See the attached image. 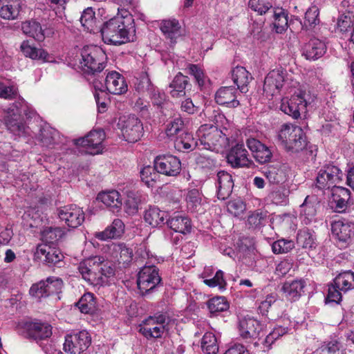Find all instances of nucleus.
Returning <instances> with one entry per match:
<instances>
[{"mask_svg":"<svg viewBox=\"0 0 354 354\" xmlns=\"http://www.w3.org/2000/svg\"><path fill=\"white\" fill-rule=\"evenodd\" d=\"M277 140L287 151L298 153L306 149L308 141L302 128L291 123L283 124L277 131Z\"/></svg>","mask_w":354,"mask_h":354,"instance_id":"nucleus-1","label":"nucleus"},{"mask_svg":"<svg viewBox=\"0 0 354 354\" xmlns=\"http://www.w3.org/2000/svg\"><path fill=\"white\" fill-rule=\"evenodd\" d=\"M298 85L297 81L290 80L287 71L282 67H277L270 71L265 77L263 92L268 97L279 95L282 91L284 93H291L292 88Z\"/></svg>","mask_w":354,"mask_h":354,"instance_id":"nucleus-2","label":"nucleus"},{"mask_svg":"<svg viewBox=\"0 0 354 354\" xmlns=\"http://www.w3.org/2000/svg\"><path fill=\"white\" fill-rule=\"evenodd\" d=\"M30 107L24 100L20 99L7 109L5 123L8 131L19 137L31 136V131L21 120V113L28 115Z\"/></svg>","mask_w":354,"mask_h":354,"instance_id":"nucleus-3","label":"nucleus"},{"mask_svg":"<svg viewBox=\"0 0 354 354\" xmlns=\"http://www.w3.org/2000/svg\"><path fill=\"white\" fill-rule=\"evenodd\" d=\"M101 35L102 40L107 44L120 45L129 41V31L120 16L106 21L101 28Z\"/></svg>","mask_w":354,"mask_h":354,"instance_id":"nucleus-4","label":"nucleus"},{"mask_svg":"<svg viewBox=\"0 0 354 354\" xmlns=\"http://www.w3.org/2000/svg\"><path fill=\"white\" fill-rule=\"evenodd\" d=\"M197 136L204 148L212 151H218L228 144L225 134L212 124L201 125L197 131Z\"/></svg>","mask_w":354,"mask_h":354,"instance_id":"nucleus-5","label":"nucleus"},{"mask_svg":"<svg viewBox=\"0 0 354 354\" xmlns=\"http://www.w3.org/2000/svg\"><path fill=\"white\" fill-rule=\"evenodd\" d=\"M80 64L88 73L101 72L105 67L106 54L98 46H86L81 51Z\"/></svg>","mask_w":354,"mask_h":354,"instance_id":"nucleus-6","label":"nucleus"},{"mask_svg":"<svg viewBox=\"0 0 354 354\" xmlns=\"http://www.w3.org/2000/svg\"><path fill=\"white\" fill-rule=\"evenodd\" d=\"M169 322L165 315L151 316L139 325V332L147 339L160 338L169 331Z\"/></svg>","mask_w":354,"mask_h":354,"instance_id":"nucleus-7","label":"nucleus"},{"mask_svg":"<svg viewBox=\"0 0 354 354\" xmlns=\"http://www.w3.org/2000/svg\"><path fill=\"white\" fill-rule=\"evenodd\" d=\"M118 126L124 138L129 142H137L143 134L142 124L135 115L120 118Z\"/></svg>","mask_w":354,"mask_h":354,"instance_id":"nucleus-8","label":"nucleus"},{"mask_svg":"<svg viewBox=\"0 0 354 354\" xmlns=\"http://www.w3.org/2000/svg\"><path fill=\"white\" fill-rule=\"evenodd\" d=\"M342 172L335 165H326L318 171L316 178V187L320 189L334 188L340 182Z\"/></svg>","mask_w":354,"mask_h":354,"instance_id":"nucleus-9","label":"nucleus"},{"mask_svg":"<svg viewBox=\"0 0 354 354\" xmlns=\"http://www.w3.org/2000/svg\"><path fill=\"white\" fill-rule=\"evenodd\" d=\"M105 138L104 131L94 130L91 131L84 138H80L74 140L75 145L85 149V152L91 155L102 153L104 145L103 141Z\"/></svg>","mask_w":354,"mask_h":354,"instance_id":"nucleus-10","label":"nucleus"},{"mask_svg":"<svg viewBox=\"0 0 354 354\" xmlns=\"http://www.w3.org/2000/svg\"><path fill=\"white\" fill-rule=\"evenodd\" d=\"M160 281L158 270L153 266H145L138 274L137 285L140 292L145 295L155 288Z\"/></svg>","mask_w":354,"mask_h":354,"instance_id":"nucleus-11","label":"nucleus"},{"mask_svg":"<svg viewBox=\"0 0 354 354\" xmlns=\"http://www.w3.org/2000/svg\"><path fill=\"white\" fill-rule=\"evenodd\" d=\"M91 342V337L86 330L68 335L65 337L64 350L71 354H80L88 348Z\"/></svg>","mask_w":354,"mask_h":354,"instance_id":"nucleus-12","label":"nucleus"},{"mask_svg":"<svg viewBox=\"0 0 354 354\" xmlns=\"http://www.w3.org/2000/svg\"><path fill=\"white\" fill-rule=\"evenodd\" d=\"M58 216L61 221L71 228L80 226L85 219L83 209L73 204L60 207L58 210Z\"/></svg>","mask_w":354,"mask_h":354,"instance_id":"nucleus-13","label":"nucleus"},{"mask_svg":"<svg viewBox=\"0 0 354 354\" xmlns=\"http://www.w3.org/2000/svg\"><path fill=\"white\" fill-rule=\"evenodd\" d=\"M154 162L156 171L165 176H176L181 170L180 160L172 155L158 156Z\"/></svg>","mask_w":354,"mask_h":354,"instance_id":"nucleus-14","label":"nucleus"},{"mask_svg":"<svg viewBox=\"0 0 354 354\" xmlns=\"http://www.w3.org/2000/svg\"><path fill=\"white\" fill-rule=\"evenodd\" d=\"M331 232L339 247H346L354 235V223L346 220L335 221L331 224Z\"/></svg>","mask_w":354,"mask_h":354,"instance_id":"nucleus-15","label":"nucleus"},{"mask_svg":"<svg viewBox=\"0 0 354 354\" xmlns=\"http://www.w3.org/2000/svg\"><path fill=\"white\" fill-rule=\"evenodd\" d=\"M315 195L307 196L304 203L299 207V218L305 225L316 221L317 209L320 204Z\"/></svg>","mask_w":354,"mask_h":354,"instance_id":"nucleus-16","label":"nucleus"},{"mask_svg":"<svg viewBox=\"0 0 354 354\" xmlns=\"http://www.w3.org/2000/svg\"><path fill=\"white\" fill-rule=\"evenodd\" d=\"M35 257L49 265L59 263L64 259L60 250L52 245L41 243L37 245Z\"/></svg>","mask_w":354,"mask_h":354,"instance_id":"nucleus-17","label":"nucleus"},{"mask_svg":"<svg viewBox=\"0 0 354 354\" xmlns=\"http://www.w3.org/2000/svg\"><path fill=\"white\" fill-rule=\"evenodd\" d=\"M227 162L233 167H251L254 162L249 158L248 151L242 144L233 147L227 156Z\"/></svg>","mask_w":354,"mask_h":354,"instance_id":"nucleus-18","label":"nucleus"},{"mask_svg":"<svg viewBox=\"0 0 354 354\" xmlns=\"http://www.w3.org/2000/svg\"><path fill=\"white\" fill-rule=\"evenodd\" d=\"M106 90L113 95H122L128 91V85L125 78L115 71L107 73L105 79Z\"/></svg>","mask_w":354,"mask_h":354,"instance_id":"nucleus-19","label":"nucleus"},{"mask_svg":"<svg viewBox=\"0 0 354 354\" xmlns=\"http://www.w3.org/2000/svg\"><path fill=\"white\" fill-rule=\"evenodd\" d=\"M261 330V323L253 317H245L239 321V332L244 339L259 337Z\"/></svg>","mask_w":354,"mask_h":354,"instance_id":"nucleus-20","label":"nucleus"},{"mask_svg":"<svg viewBox=\"0 0 354 354\" xmlns=\"http://www.w3.org/2000/svg\"><path fill=\"white\" fill-rule=\"evenodd\" d=\"M37 139L41 145L47 149H55L61 142L59 133L46 124L41 127Z\"/></svg>","mask_w":354,"mask_h":354,"instance_id":"nucleus-21","label":"nucleus"},{"mask_svg":"<svg viewBox=\"0 0 354 354\" xmlns=\"http://www.w3.org/2000/svg\"><path fill=\"white\" fill-rule=\"evenodd\" d=\"M246 143L257 162L263 164L271 160L272 152L270 149L259 140L255 138H248Z\"/></svg>","mask_w":354,"mask_h":354,"instance_id":"nucleus-22","label":"nucleus"},{"mask_svg":"<svg viewBox=\"0 0 354 354\" xmlns=\"http://www.w3.org/2000/svg\"><path fill=\"white\" fill-rule=\"evenodd\" d=\"M23 32L37 41H43L46 37L50 36L53 32L50 29L43 28L36 21H25L22 24Z\"/></svg>","mask_w":354,"mask_h":354,"instance_id":"nucleus-23","label":"nucleus"},{"mask_svg":"<svg viewBox=\"0 0 354 354\" xmlns=\"http://www.w3.org/2000/svg\"><path fill=\"white\" fill-rule=\"evenodd\" d=\"M234 187V181L232 176L224 171L217 174L216 188L217 197L220 200L227 198L232 194Z\"/></svg>","mask_w":354,"mask_h":354,"instance_id":"nucleus-24","label":"nucleus"},{"mask_svg":"<svg viewBox=\"0 0 354 354\" xmlns=\"http://www.w3.org/2000/svg\"><path fill=\"white\" fill-rule=\"evenodd\" d=\"M136 89L140 91L145 90L149 91L152 102L154 105L161 106L165 101L166 96L165 93L154 88L151 84L150 79L146 75L142 76Z\"/></svg>","mask_w":354,"mask_h":354,"instance_id":"nucleus-25","label":"nucleus"},{"mask_svg":"<svg viewBox=\"0 0 354 354\" xmlns=\"http://www.w3.org/2000/svg\"><path fill=\"white\" fill-rule=\"evenodd\" d=\"M305 286L306 283L302 279L287 281L283 283L281 290L287 299L295 301L304 293Z\"/></svg>","mask_w":354,"mask_h":354,"instance_id":"nucleus-26","label":"nucleus"},{"mask_svg":"<svg viewBox=\"0 0 354 354\" xmlns=\"http://www.w3.org/2000/svg\"><path fill=\"white\" fill-rule=\"evenodd\" d=\"M325 43L316 37L312 38L303 48V55L307 59L315 60L326 53Z\"/></svg>","mask_w":354,"mask_h":354,"instance_id":"nucleus-27","label":"nucleus"},{"mask_svg":"<svg viewBox=\"0 0 354 354\" xmlns=\"http://www.w3.org/2000/svg\"><path fill=\"white\" fill-rule=\"evenodd\" d=\"M97 200L102 202L113 211H119L122 205V198L120 192L115 189L101 192L97 194Z\"/></svg>","mask_w":354,"mask_h":354,"instance_id":"nucleus-28","label":"nucleus"},{"mask_svg":"<svg viewBox=\"0 0 354 354\" xmlns=\"http://www.w3.org/2000/svg\"><path fill=\"white\" fill-rule=\"evenodd\" d=\"M265 174L272 183H283L290 175V169L286 165H272L268 167Z\"/></svg>","mask_w":354,"mask_h":354,"instance_id":"nucleus-29","label":"nucleus"},{"mask_svg":"<svg viewBox=\"0 0 354 354\" xmlns=\"http://www.w3.org/2000/svg\"><path fill=\"white\" fill-rule=\"evenodd\" d=\"M20 48L24 55L26 57L44 62H52L51 56L46 50L41 48H37L35 46L30 44L28 40L24 41L21 43Z\"/></svg>","mask_w":354,"mask_h":354,"instance_id":"nucleus-30","label":"nucleus"},{"mask_svg":"<svg viewBox=\"0 0 354 354\" xmlns=\"http://www.w3.org/2000/svg\"><path fill=\"white\" fill-rule=\"evenodd\" d=\"M332 202L335 204L338 212H342L353 203L351 201L350 191L343 187H335L332 189Z\"/></svg>","mask_w":354,"mask_h":354,"instance_id":"nucleus-31","label":"nucleus"},{"mask_svg":"<svg viewBox=\"0 0 354 354\" xmlns=\"http://www.w3.org/2000/svg\"><path fill=\"white\" fill-rule=\"evenodd\" d=\"M236 89L232 86H223L219 88L215 94L216 102L221 105L228 107H236L239 102L236 100Z\"/></svg>","mask_w":354,"mask_h":354,"instance_id":"nucleus-32","label":"nucleus"},{"mask_svg":"<svg viewBox=\"0 0 354 354\" xmlns=\"http://www.w3.org/2000/svg\"><path fill=\"white\" fill-rule=\"evenodd\" d=\"M28 333L37 342L45 340L52 335V327L46 323L32 322L28 325Z\"/></svg>","mask_w":354,"mask_h":354,"instance_id":"nucleus-33","label":"nucleus"},{"mask_svg":"<svg viewBox=\"0 0 354 354\" xmlns=\"http://www.w3.org/2000/svg\"><path fill=\"white\" fill-rule=\"evenodd\" d=\"M100 259L97 257H93L80 262L78 270L82 278L87 281H93L97 279L96 263H100Z\"/></svg>","mask_w":354,"mask_h":354,"instance_id":"nucleus-34","label":"nucleus"},{"mask_svg":"<svg viewBox=\"0 0 354 354\" xmlns=\"http://www.w3.org/2000/svg\"><path fill=\"white\" fill-rule=\"evenodd\" d=\"M124 231V225L120 219H115L111 225L104 231L95 232V237L101 241L116 239L122 236Z\"/></svg>","mask_w":354,"mask_h":354,"instance_id":"nucleus-35","label":"nucleus"},{"mask_svg":"<svg viewBox=\"0 0 354 354\" xmlns=\"http://www.w3.org/2000/svg\"><path fill=\"white\" fill-rule=\"evenodd\" d=\"M292 95L291 99H294L295 105L300 113L306 112V107L313 102V97L306 90H304L298 85L296 88H292Z\"/></svg>","mask_w":354,"mask_h":354,"instance_id":"nucleus-36","label":"nucleus"},{"mask_svg":"<svg viewBox=\"0 0 354 354\" xmlns=\"http://www.w3.org/2000/svg\"><path fill=\"white\" fill-rule=\"evenodd\" d=\"M232 79L241 92L246 93L247 86L252 77L245 68L236 66L232 71Z\"/></svg>","mask_w":354,"mask_h":354,"instance_id":"nucleus-37","label":"nucleus"},{"mask_svg":"<svg viewBox=\"0 0 354 354\" xmlns=\"http://www.w3.org/2000/svg\"><path fill=\"white\" fill-rule=\"evenodd\" d=\"M168 218V213L160 210L159 208L153 207L146 210L144 218L146 223L152 227L161 226L166 223Z\"/></svg>","mask_w":354,"mask_h":354,"instance_id":"nucleus-38","label":"nucleus"},{"mask_svg":"<svg viewBox=\"0 0 354 354\" xmlns=\"http://www.w3.org/2000/svg\"><path fill=\"white\" fill-rule=\"evenodd\" d=\"M167 225L176 232L186 234L191 230V221L187 216L175 214L167 219Z\"/></svg>","mask_w":354,"mask_h":354,"instance_id":"nucleus-39","label":"nucleus"},{"mask_svg":"<svg viewBox=\"0 0 354 354\" xmlns=\"http://www.w3.org/2000/svg\"><path fill=\"white\" fill-rule=\"evenodd\" d=\"M180 28L178 21L175 19H165L160 24L161 31L171 43H175L176 39L180 37Z\"/></svg>","mask_w":354,"mask_h":354,"instance_id":"nucleus-40","label":"nucleus"},{"mask_svg":"<svg viewBox=\"0 0 354 354\" xmlns=\"http://www.w3.org/2000/svg\"><path fill=\"white\" fill-rule=\"evenodd\" d=\"M333 283L335 284V287L343 292L354 289V272L348 270L339 273L333 279Z\"/></svg>","mask_w":354,"mask_h":354,"instance_id":"nucleus-41","label":"nucleus"},{"mask_svg":"<svg viewBox=\"0 0 354 354\" xmlns=\"http://www.w3.org/2000/svg\"><path fill=\"white\" fill-rule=\"evenodd\" d=\"M21 8V0H8L0 10V16L8 20H13L17 18Z\"/></svg>","mask_w":354,"mask_h":354,"instance_id":"nucleus-42","label":"nucleus"},{"mask_svg":"<svg viewBox=\"0 0 354 354\" xmlns=\"http://www.w3.org/2000/svg\"><path fill=\"white\" fill-rule=\"evenodd\" d=\"M188 84V78L180 73L177 74L169 84V93L171 97L179 98L185 95V88Z\"/></svg>","mask_w":354,"mask_h":354,"instance_id":"nucleus-43","label":"nucleus"},{"mask_svg":"<svg viewBox=\"0 0 354 354\" xmlns=\"http://www.w3.org/2000/svg\"><path fill=\"white\" fill-rule=\"evenodd\" d=\"M197 145V141L194 138L192 134L189 133L180 135L174 142L175 149L181 152L193 151Z\"/></svg>","mask_w":354,"mask_h":354,"instance_id":"nucleus-44","label":"nucleus"},{"mask_svg":"<svg viewBox=\"0 0 354 354\" xmlns=\"http://www.w3.org/2000/svg\"><path fill=\"white\" fill-rule=\"evenodd\" d=\"M344 339L334 338L324 343L320 348L321 354H346L347 348H344Z\"/></svg>","mask_w":354,"mask_h":354,"instance_id":"nucleus-45","label":"nucleus"},{"mask_svg":"<svg viewBox=\"0 0 354 354\" xmlns=\"http://www.w3.org/2000/svg\"><path fill=\"white\" fill-rule=\"evenodd\" d=\"M186 203L189 211L193 212L200 211L203 205L202 194L196 189L189 190L186 196Z\"/></svg>","mask_w":354,"mask_h":354,"instance_id":"nucleus-46","label":"nucleus"},{"mask_svg":"<svg viewBox=\"0 0 354 354\" xmlns=\"http://www.w3.org/2000/svg\"><path fill=\"white\" fill-rule=\"evenodd\" d=\"M65 234V229L61 227H47L41 232L42 240L46 244H53Z\"/></svg>","mask_w":354,"mask_h":354,"instance_id":"nucleus-47","label":"nucleus"},{"mask_svg":"<svg viewBox=\"0 0 354 354\" xmlns=\"http://www.w3.org/2000/svg\"><path fill=\"white\" fill-rule=\"evenodd\" d=\"M77 306L82 313H93L96 309V301L93 294L85 293L80 299Z\"/></svg>","mask_w":354,"mask_h":354,"instance_id":"nucleus-48","label":"nucleus"},{"mask_svg":"<svg viewBox=\"0 0 354 354\" xmlns=\"http://www.w3.org/2000/svg\"><path fill=\"white\" fill-rule=\"evenodd\" d=\"M201 348L205 354H216L218 346L215 335L211 332L205 333L201 340Z\"/></svg>","mask_w":354,"mask_h":354,"instance_id":"nucleus-49","label":"nucleus"},{"mask_svg":"<svg viewBox=\"0 0 354 354\" xmlns=\"http://www.w3.org/2000/svg\"><path fill=\"white\" fill-rule=\"evenodd\" d=\"M273 25L277 33H282L288 28V14L282 8L273 10Z\"/></svg>","mask_w":354,"mask_h":354,"instance_id":"nucleus-50","label":"nucleus"},{"mask_svg":"<svg viewBox=\"0 0 354 354\" xmlns=\"http://www.w3.org/2000/svg\"><path fill=\"white\" fill-rule=\"evenodd\" d=\"M141 203L139 194L134 192H129L124 203V212L129 215H135L138 212Z\"/></svg>","mask_w":354,"mask_h":354,"instance_id":"nucleus-51","label":"nucleus"},{"mask_svg":"<svg viewBox=\"0 0 354 354\" xmlns=\"http://www.w3.org/2000/svg\"><path fill=\"white\" fill-rule=\"evenodd\" d=\"M113 251L114 257L119 263L127 264L132 259V250L124 244L114 245Z\"/></svg>","mask_w":354,"mask_h":354,"instance_id":"nucleus-52","label":"nucleus"},{"mask_svg":"<svg viewBox=\"0 0 354 354\" xmlns=\"http://www.w3.org/2000/svg\"><path fill=\"white\" fill-rule=\"evenodd\" d=\"M297 243L304 248L312 249L316 247L315 233L308 229L300 230L297 234Z\"/></svg>","mask_w":354,"mask_h":354,"instance_id":"nucleus-53","label":"nucleus"},{"mask_svg":"<svg viewBox=\"0 0 354 354\" xmlns=\"http://www.w3.org/2000/svg\"><path fill=\"white\" fill-rule=\"evenodd\" d=\"M207 304L211 314L226 311L230 307L225 297L222 296L215 297L209 299Z\"/></svg>","mask_w":354,"mask_h":354,"instance_id":"nucleus-54","label":"nucleus"},{"mask_svg":"<svg viewBox=\"0 0 354 354\" xmlns=\"http://www.w3.org/2000/svg\"><path fill=\"white\" fill-rule=\"evenodd\" d=\"M159 172H158L153 167L149 165L144 167L140 171L141 180L147 187H153V184L159 178Z\"/></svg>","mask_w":354,"mask_h":354,"instance_id":"nucleus-55","label":"nucleus"},{"mask_svg":"<svg viewBox=\"0 0 354 354\" xmlns=\"http://www.w3.org/2000/svg\"><path fill=\"white\" fill-rule=\"evenodd\" d=\"M100 259V263H96V272L97 273V279L103 281V277L109 278L114 274V269L111 263L105 261L102 257L97 256Z\"/></svg>","mask_w":354,"mask_h":354,"instance_id":"nucleus-56","label":"nucleus"},{"mask_svg":"<svg viewBox=\"0 0 354 354\" xmlns=\"http://www.w3.org/2000/svg\"><path fill=\"white\" fill-rule=\"evenodd\" d=\"M267 218V212L258 209L252 212L248 218V225L251 228H258L264 225Z\"/></svg>","mask_w":354,"mask_h":354,"instance_id":"nucleus-57","label":"nucleus"},{"mask_svg":"<svg viewBox=\"0 0 354 354\" xmlns=\"http://www.w3.org/2000/svg\"><path fill=\"white\" fill-rule=\"evenodd\" d=\"M184 121L180 117L176 118L170 121L166 127L165 133L169 138H174L184 128Z\"/></svg>","mask_w":354,"mask_h":354,"instance_id":"nucleus-58","label":"nucleus"},{"mask_svg":"<svg viewBox=\"0 0 354 354\" xmlns=\"http://www.w3.org/2000/svg\"><path fill=\"white\" fill-rule=\"evenodd\" d=\"M44 281L48 295L61 292L64 285L61 278L55 276L49 277Z\"/></svg>","mask_w":354,"mask_h":354,"instance_id":"nucleus-59","label":"nucleus"},{"mask_svg":"<svg viewBox=\"0 0 354 354\" xmlns=\"http://www.w3.org/2000/svg\"><path fill=\"white\" fill-rule=\"evenodd\" d=\"M354 14L351 11H347L339 15L337 19V28L341 32H346L353 26Z\"/></svg>","mask_w":354,"mask_h":354,"instance_id":"nucleus-60","label":"nucleus"},{"mask_svg":"<svg viewBox=\"0 0 354 354\" xmlns=\"http://www.w3.org/2000/svg\"><path fill=\"white\" fill-rule=\"evenodd\" d=\"M319 10L317 6H310L305 13L304 25L308 27H313L319 23Z\"/></svg>","mask_w":354,"mask_h":354,"instance_id":"nucleus-61","label":"nucleus"},{"mask_svg":"<svg viewBox=\"0 0 354 354\" xmlns=\"http://www.w3.org/2000/svg\"><path fill=\"white\" fill-rule=\"evenodd\" d=\"M280 109L286 114L290 115L295 119L299 118L301 115L295 105L294 99H283L280 106Z\"/></svg>","mask_w":354,"mask_h":354,"instance_id":"nucleus-62","label":"nucleus"},{"mask_svg":"<svg viewBox=\"0 0 354 354\" xmlns=\"http://www.w3.org/2000/svg\"><path fill=\"white\" fill-rule=\"evenodd\" d=\"M288 333V328L278 326L275 327L264 339L262 343L269 348L275 340Z\"/></svg>","mask_w":354,"mask_h":354,"instance_id":"nucleus-63","label":"nucleus"},{"mask_svg":"<svg viewBox=\"0 0 354 354\" xmlns=\"http://www.w3.org/2000/svg\"><path fill=\"white\" fill-rule=\"evenodd\" d=\"M248 6L252 10L260 15L266 14L272 8L270 3L265 0H250Z\"/></svg>","mask_w":354,"mask_h":354,"instance_id":"nucleus-64","label":"nucleus"}]
</instances>
